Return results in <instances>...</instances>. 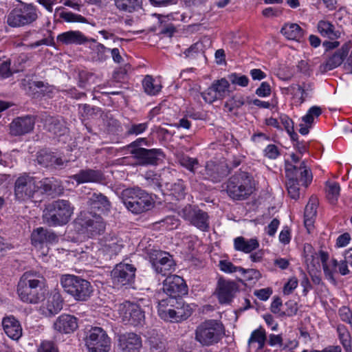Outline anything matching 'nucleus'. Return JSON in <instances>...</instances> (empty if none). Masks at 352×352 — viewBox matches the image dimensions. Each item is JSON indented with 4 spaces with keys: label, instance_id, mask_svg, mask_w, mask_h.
Masks as SVG:
<instances>
[{
    "label": "nucleus",
    "instance_id": "obj_1",
    "mask_svg": "<svg viewBox=\"0 0 352 352\" xmlns=\"http://www.w3.org/2000/svg\"><path fill=\"white\" fill-rule=\"evenodd\" d=\"M47 292L45 277L36 271L25 272L18 283V295L23 302L27 303L37 304L43 300Z\"/></svg>",
    "mask_w": 352,
    "mask_h": 352
},
{
    "label": "nucleus",
    "instance_id": "obj_2",
    "mask_svg": "<svg viewBox=\"0 0 352 352\" xmlns=\"http://www.w3.org/2000/svg\"><path fill=\"white\" fill-rule=\"evenodd\" d=\"M228 196L234 201L247 199L255 188L254 180L246 172H239L230 177L222 185Z\"/></svg>",
    "mask_w": 352,
    "mask_h": 352
},
{
    "label": "nucleus",
    "instance_id": "obj_3",
    "mask_svg": "<svg viewBox=\"0 0 352 352\" xmlns=\"http://www.w3.org/2000/svg\"><path fill=\"white\" fill-rule=\"evenodd\" d=\"M120 198L126 208L134 214H141L153 208L151 195L138 186L124 189Z\"/></svg>",
    "mask_w": 352,
    "mask_h": 352
},
{
    "label": "nucleus",
    "instance_id": "obj_4",
    "mask_svg": "<svg viewBox=\"0 0 352 352\" xmlns=\"http://www.w3.org/2000/svg\"><path fill=\"white\" fill-rule=\"evenodd\" d=\"M225 334V327L221 321L209 319L196 327L195 340L202 346H210L219 343Z\"/></svg>",
    "mask_w": 352,
    "mask_h": 352
},
{
    "label": "nucleus",
    "instance_id": "obj_5",
    "mask_svg": "<svg viewBox=\"0 0 352 352\" xmlns=\"http://www.w3.org/2000/svg\"><path fill=\"white\" fill-rule=\"evenodd\" d=\"M74 211L67 200L58 199L47 204L43 214V220L49 226H60L67 224Z\"/></svg>",
    "mask_w": 352,
    "mask_h": 352
},
{
    "label": "nucleus",
    "instance_id": "obj_6",
    "mask_svg": "<svg viewBox=\"0 0 352 352\" xmlns=\"http://www.w3.org/2000/svg\"><path fill=\"white\" fill-rule=\"evenodd\" d=\"M60 284L64 291L77 301L88 300L93 293V287L91 283L75 275H63L60 278Z\"/></svg>",
    "mask_w": 352,
    "mask_h": 352
},
{
    "label": "nucleus",
    "instance_id": "obj_7",
    "mask_svg": "<svg viewBox=\"0 0 352 352\" xmlns=\"http://www.w3.org/2000/svg\"><path fill=\"white\" fill-rule=\"evenodd\" d=\"M82 231L90 237L102 234L105 230V222L99 214L92 212H81L76 219Z\"/></svg>",
    "mask_w": 352,
    "mask_h": 352
},
{
    "label": "nucleus",
    "instance_id": "obj_8",
    "mask_svg": "<svg viewBox=\"0 0 352 352\" xmlns=\"http://www.w3.org/2000/svg\"><path fill=\"white\" fill-rule=\"evenodd\" d=\"M85 341L89 352H109L111 349V338L101 327H92Z\"/></svg>",
    "mask_w": 352,
    "mask_h": 352
},
{
    "label": "nucleus",
    "instance_id": "obj_9",
    "mask_svg": "<svg viewBox=\"0 0 352 352\" xmlns=\"http://www.w3.org/2000/svg\"><path fill=\"white\" fill-rule=\"evenodd\" d=\"M37 178L23 173L14 182V195L19 201L32 199L37 193Z\"/></svg>",
    "mask_w": 352,
    "mask_h": 352
},
{
    "label": "nucleus",
    "instance_id": "obj_10",
    "mask_svg": "<svg viewBox=\"0 0 352 352\" xmlns=\"http://www.w3.org/2000/svg\"><path fill=\"white\" fill-rule=\"evenodd\" d=\"M38 17L36 8L30 5L12 10L7 17V23L11 27H21L35 21Z\"/></svg>",
    "mask_w": 352,
    "mask_h": 352
},
{
    "label": "nucleus",
    "instance_id": "obj_11",
    "mask_svg": "<svg viewBox=\"0 0 352 352\" xmlns=\"http://www.w3.org/2000/svg\"><path fill=\"white\" fill-rule=\"evenodd\" d=\"M118 312L122 321L126 324L138 326L142 325L144 322V311L136 303L125 301L119 305Z\"/></svg>",
    "mask_w": 352,
    "mask_h": 352
},
{
    "label": "nucleus",
    "instance_id": "obj_12",
    "mask_svg": "<svg viewBox=\"0 0 352 352\" xmlns=\"http://www.w3.org/2000/svg\"><path fill=\"white\" fill-rule=\"evenodd\" d=\"M149 258L152 266L157 274L166 276L175 269V261L168 252L153 250L149 252Z\"/></svg>",
    "mask_w": 352,
    "mask_h": 352
},
{
    "label": "nucleus",
    "instance_id": "obj_13",
    "mask_svg": "<svg viewBox=\"0 0 352 352\" xmlns=\"http://www.w3.org/2000/svg\"><path fill=\"white\" fill-rule=\"evenodd\" d=\"M136 268L131 264L120 263L111 272V278L115 287H120L133 282Z\"/></svg>",
    "mask_w": 352,
    "mask_h": 352
},
{
    "label": "nucleus",
    "instance_id": "obj_14",
    "mask_svg": "<svg viewBox=\"0 0 352 352\" xmlns=\"http://www.w3.org/2000/svg\"><path fill=\"white\" fill-rule=\"evenodd\" d=\"M131 154L140 166L157 165L164 157L163 151L159 148H135L131 150Z\"/></svg>",
    "mask_w": 352,
    "mask_h": 352
},
{
    "label": "nucleus",
    "instance_id": "obj_15",
    "mask_svg": "<svg viewBox=\"0 0 352 352\" xmlns=\"http://www.w3.org/2000/svg\"><path fill=\"white\" fill-rule=\"evenodd\" d=\"M239 290V285L236 282L219 278L215 294L220 304H230Z\"/></svg>",
    "mask_w": 352,
    "mask_h": 352
},
{
    "label": "nucleus",
    "instance_id": "obj_16",
    "mask_svg": "<svg viewBox=\"0 0 352 352\" xmlns=\"http://www.w3.org/2000/svg\"><path fill=\"white\" fill-rule=\"evenodd\" d=\"M163 290L168 297L177 298L186 294V285L184 280L179 276H168L164 281Z\"/></svg>",
    "mask_w": 352,
    "mask_h": 352
},
{
    "label": "nucleus",
    "instance_id": "obj_17",
    "mask_svg": "<svg viewBox=\"0 0 352 352\" xmlns=\"http://www.w3.org/2000/svg\"><path fill=\"white\" fill-rule=\"evenodd\" d=\"M118 345L121 352H139L142 339L135 333H125L118 336Z\"/></svg>",
    "mask_w": 352,
    "mask_h": 352
},
{
    "label": "nucleus",
    "instance_id": "obj_18",
    "mask_svg": "<svg viewBox=\"0 0 352 352\" xmlns=\"http://www.w3.org/2000/svg\"><path fill=\"white\" fill-rule=\"evenodd\" d=\"M34 124L35 117L33 116L17 117L10 124V134L14 136L25 135L34 129Z\"/></svg>",
    "mask_w": 352,
    "mask_h": 352
},
{
    "label": "nucleus",
    "instance_id": "obj_19",
    "mask_svg": "<svg viewBox=\"0 0 352 352\" xmlns=\"http://www.w3.org/2000/svg\"><path fill=\"white\" fill-rule=\"evenodd\" d=\"M36 161L42 167L52 168H61L65 165V163L68 162L67 160H63L55 153L47 149H42L37 152Z\"/></svg>",
    "mask_w": 352,
    "mask_h": 352
},
{
    "label": "nucleus",
    "instance_id": "obj_20",
    "mask_svg": "<svg viewBox=\"0 0 352 352\" xmlns=\"http://www.w3.org/2000/svg\"><path fill=\"white\" fill-rule=\"evenodd\" d=\"M291 172L293 179L298 182H301L302 185L306 188L312 181V174L310 170L307 169L305 162H302L299 166H296L290 163L285 164V176L288 177V173Z\"/></svg>",
    "mask_w": 352,
    "mask_h": 352
},
{
    "label": "nucleus",
    "instance_id": "obj_21",
    "mask_svg": "<svg viewBox=\"0 0 352 352\" xmlns=\"http://www.w3.org/2000/svg\"><path fill=\"white\" fill-rule=\"evenodd\" d=\"M200 174L204 179L219 182L227 175L228 168L222 164L210 161L206 163L205 168L200 172Z\"/></svg>",
    "mask_w": 352,
    "mask_h": 352
},
{
    "label": "nucleus",
    "instance_id": "obj_22",
    "mask_svg": "<svg viewBox=\"0 0 352 352\" xmlns=\"http://www.w3.org/2000/svg\"><path fill=\"white\" fill-rule=\"evenodd\" d=\"M349 51L348 45H343L341 48L329 56L325 63L320 65V71L322 73H325L340 66L347 56Z\"/></svg>",
    "mask_w": 352,
    "mask_h": 352
},
{
    "label": "nucleus",
    "instance_id": "obj_23",
    "mask_svg": "<svg viewBox=\"0 0 352 352\" xmlns=\"http://www.w3.org/2000/svg\"><path fill=\"white\" fill-rule=\"evenodd\" d=\"M42 120L45 129L55 135L61 136L68 131L66 122L62 117L45 115L43 116Z\"/></svg>",
    "mask_w": 352,
    "mask_h": 352
},
{
    "label": "nucleus",
    "instance_id": "obj_24",
    "mask_svg": "<svg viewBox=\"0 0 352 352\" xmlns=\"http://www.w3.org/2000/svg\"><path fill=\"white\" fill-rule=\"evenodd\" d=\"M63 306V299L61 295L55 292L51 294L46 302L40 308L41 314L46 317H52L59 313Z\"/></svg>",
    "mask_w": 352,
    "mask_h": 352
},
{
    "label": "nucleus",
    "instance_id": "obj_25",
    "mask_svg": "<svg viewBox=\"0 0 352 352\" xmlns=\"http://www.w3.org/2000/svg\"><path fill=\"white\" fill-rule=\"evenodd\" d=\"M53 327L56 331L60 333H71L78 327V319L74 316L63 314L56 318Z\"/></svg>",
    "mask_w": 352,
    "mask_h": 352
},
{
    "label": "nucleus",
    "instance_id": "obj_26",
    "mask_svg": "<svg viewBox=\"0 0 352 352\" xmlns=\"http://www.w3.org/2000/svg\"><path fill=\"white\" fill-rule=\"evenodd\" d=\"M176 302L177 299L173 297L160 300L158 302L159 316L165 321L176 322Z\"/></svg>",
    "mask_w": 352,
    "mask_h": 352
},
{
    "label": "nucleus",
    "instance_id": "obj_27",
    "mask_svg": "<svg viewBox=\"0 0 352 352\" xmlns=\"http://www.w3.org/2000/svg\"><path fill=\"white\" fill-rule=\"evenodd\" d=\"M78 184L84 183H102L105 177L100 170L86 168L80 170L79 172L71 177Z\"/></svg>",
    "mask_w": 352,
    "mask_h": 352
},
{
    "label": "nucleus",
    "instance_id": "obj_28",
    "mask_svg": "<svg viewBox=\"0 0 352 352\" xmlns=\"http://www.w3.org/2000/svg\"><path fill=\"white\" fill-rule=\"evenodd\" d=\"M31 241L34 247H41L45 244L57 242L58 236L54 232L41 227L33 230Z\"/></svg>",
    "mask_w": 352,
    "mask_h": 352
},
{
    "label": "nucleus",
    "instance_id": "obj_29",
    "mask_svg": "<svg viewBox=\"0 0 352 352\" xmlns=\"http://www.w3.org/2000/svg\"><path fill=\"white\" fill-rule=\"evenodd\" d=\"M87 204L90 208L102 212L109 211L111 208V204L109 198L98 191L89 192L87 195Z\"/></svg>",
    "mask_w": 352,
    "mask_h": 352
},
{
    "label": "nucleus",
    "instance_id": "obj_30",
    "mask_svg": "<svg viewBox=\"0 0 352 352\" xmlns=\"http://www.w3.org/2000/svg\"><path fill=\"white\" fill-rule=\"evenodd\" d=\"M2 326L6 334L11 339L18 340L21 337V325L14 316L4 317L2 320Z\"/></svg>",
    "mask_w": 352,
    "mask_h": 352
},
{
    "label": "nucleus",
    "instance_id": "obj_31",
    "mask_svg": "<svg viewBox=\"0 0 352 352\" xmlns=\"http://www.w3.org/2000/svg\"><path fill=\"white\" fill-rule=\"evenodd\" d=\"M57 41L61 44L82 45L88 41V38L80 31L69 30L57 36Z\"/></svg>",
    "mask_w": 352,
    "mask_h": 352
},
{
    "label": "nucleus",
    "instance_id": "obj_32",
    "mask_svg": "<svg viewBox=\"0 0 352 352\" xmlns=\"http://www.w3.org/2000/svg\"><path fill=\"white\" fill-rule=\"evenodd\" d=\"M318 200L316 197L311 196L305 206L304 212V223L305 226L309 231L313 226L314 219L317 213V206Z\"/></svg>",
    "mask_w": 352,
    "mask_h": 352
},
{
    "label": "nucleus",
    "instance_id": "obj_33",
    "mask_svg": "<svg viewBox=\"0 0 352 352\" xmlns=\"http://www.w3.org/2000/svg\"><path fill=\"white\" fill-rule=\"evenodd\" d=\"M322 113V109L318 106H314L311 107L307 114L302 118V120L305 123L300 124L299 132L302 135H307L309 131V129L311 127V124L314 122V118H318Z\"/></svg>",
    "mask_w": 352,
    "mask_h": 352
},
{
    "label": "nucleus",
    "instance_id": "obj_34",
    "mask_svg": "<svg viewBox=\"0 0 352 352\" xmlns=\"http://www.w3.org/2000/svg\"><path fill=\"white\" fill-rule=\"evenodd\" d=\"M234 246L237 251L250 253L259 247V243L256 238L246 239L243 236H238L234 240Z\"/></svg>",
    "mask_w": 352,
    "mask_h": 352
},
{
    "label": "nucleus",
    "instance_id": "obj_35",
    "mask_svg": "<svg viewBox=\"0 0 352 352\" xmlns=\"http://www.w3.org/2000/svg\"><path fill=\"white\" fill-rule=\"evenodd\" d=\"M188 219L192 225L203 231L207 230L209 228L208 214L203 210H192Z\"/></svg>",
    "mask_w": 352,
    "mask_h": 352
},
{
    "label": "nucleus",
    "instance_id": "obj_36",
    "mask_svg": "<svg viewBox=\"0 0 352 352\" xmlns=\"http://www.w3.org/2000/svg\"><path fill=\"white\" fill-rule=\"evenodd\" d=\"M317 28L322 36L327 37L331 40H336L340 36V32L336 30L334 25L329 21H319Z\"/></svg>",
    "mask_w": 352,
    "mask_h": 352
},
{
    "label": "nucleus",
    "instance_id": "obj_37",
    "mask_svg": "<svg viewBox=\"0 0 352 352\" xmlns=\"http://www.w3.org/2000/svg\"><path fill=\"white\" fill-rule=\"evenodd\" d=\"M287 91L294 92L296 89L299 91L301 96L299 98L300 104H302L307 98H309L314 89V85L311 82H303L301 85L292 84L289 87L285 88Z\"/></svg>",
    "mask_w": 352,
    "mask_h": 352
},
{
    "label": "nucleus",
    "instance_id": "obj_38",
    "mask_svg": "<svg viewBox=\"0 0 352 352\" xmlns=\"http://www.w3.org/2000/svg\"><path fill=\"white\" fill-rule=\"evenodd\" d=\"M280 32L289 40L300 41L304 36V30L297 23H287Z\"/></svg>",
    "mask_w": 352,
    "mask_h": 352
},
{
    "label": "nucleus",
    "instance_id": "obj_39",
    "mask_svg": "<svg viewBox=\"0 0 352 352\" xmlns=\"http://www.w3.org/2000/svg\"><path fill=\"white\" fill-rule=\"evenodd\" d=\"M37 192L41 190L42 193L52 195L57 192L60 187L58 182L54 178H44L41 180L37 179Z\"/></svg>",
    "mask_w": 352,
    "mask_h": 352
},
{
    "label": "nucleus",
    "instance_id": "obj_40",
    "mask_svg": "<svg viewBox=\"0 0 352 352\" xmlns=\"http://www.w3.org/2000/svg\"><path fill=\"white\" fill-rule=\"evenodd\" d=\"M102 245V251L109 255L110 258L117 255L122 247L116 237L110 236L104 237Z\"/></svg>",
    "mask_w": 352,
    "mask_h": 352
},
{
    "label": "nucleus",
    "instance_id": "obj_41",
    "mask_svg": "<svg viewBox=\"0 0 352 352\" xmlns=\"http://www.w3.org/2000/svg\"><path fill=\"white\" fill-rule=\"evenodd\" d=\"M114 3L119 10L129 13L142 8V0H114Z\"/></svg>",
    "mask_w": 352,
    "mask_h": 352
},
{
    "label": "nucleus",
    "instance_id": "obj_42",
    "mask_svg": "<svg viewBox=\"0 0 352 352\" xmlns=\"http://www.w3.org/2000/svg\"><path fill=\"white\" fill-rule=\"evenodd\" d=\"M90 41L94 43L90 46L91 50L92 59L95 61L103 62L109 57V48L106 47L104 45L96 43V41L91 38Z\"/></svg>",
    "mask_w": 352,
    "mask_h": 352
},
{
    "label": "nucleus",
    "instance_id": "obj_43",
    "mask_svg": "<svg viewBox=\"0 0 352 352\" xmlns=\"http://www.w3.org/2000/svg\"><path fill=\"white\" fill-rule=\"evenodd\" d=\"M176 322L186 320L192 314V309L188 304L185 303L182 299L177 300L175 303Z\"/></svg>",
    "mask_w": 352,
    "mask_h": 352
},
{
    "label": "nucleus",
    "instance_id": "obj_44",
    "mask_svg": "<svg viewBox=\"0 0 352 352\" xmlns=\"http://www.w3.org/2000/svg\"><path fill=\"white\" fill-rule=\"evenodd\" d=\"M219 100L223 99L229 95L230 83L226 78L214 80L211 85Z\"/></svg>",
    "mask_w": 352,
    "mask_h": 352
},
{
    "label": "nucleus",
    "instance_id": "obj_45",
    "mask_svg": "<svg viewBox=\"0 0 352 352\" xmlns=\"http://www.w3.org/2000/svg\"><path fill=\"white\" fill-rule=\"evenodd\" d=\"M288 175V177H286L288 195L292 199L297 200L300 197L299 182L293 179L294 175L291 172H289Z\"/></svg>",
    "mask_w": 352,
    "mask_h": 352
},
{
    "label": "nucleus",
    "instance_id": "obj_46",
    "mask_svg": "<svg viewBox=\"0 0 352 352\" xmlns=\"http://www.w3.org/2000/svg\"><path fill=\"white\" fill-rule=\"evenodd\" d=\"M155 79L149 75H146L142 80V86L144 91L151 96L158 94L162 88L160 84H155Z\"/></svg>",
    "mask_w": 352,
    "mask_h": 352
},
{
    "label": "nucleus",
    "instance_id": "obj_47",
    "mask_svg": "<svg viewBox=\"0 0 352 352\" xmlns=\"http://www.w3.org/2000/svg\"><path fill=\"white\" fill-rule=\"evenodd\" d=\"M265 331L263 328L260 327L252 332L248 340V344L250 345L253 342H257L258 344V349H262L265 346Z\"/></svg>",
    "mask_w": 352,
    "mask_h": 352
},
{
    "label": "nucleus",
    "instance_id": "obj_48",
    "mask_svg": "<svg viewBox=\"0 0 352 352\" xmlns=\"http://www.w3.org/2000/svg\"><path fill=\"white\" fill-rule=\"evenodd\" d=\"M245 103L244 98L240 94H236L229 98L224 104V107L228 112L238 109Z\"/></svg>",
    "mask_w": 352,
    "mask_h": 352
},
{
    "label": "nucleus",
    "instance_id": "obj_49",
    "mask_svg": "<svg viewBox=\"0 0 352 352\" xmlns=\"http://www.w3.org/2000/svg\"><path fill=\"white\" fill-rule=\"evenodd\" d=\"M337 332L340 342L343 345L344 348L346 350L351 347V341L349 332L346 329L344 324H338L337 327Z\"/></svg>",
    "mask_w": 352,
    "mask_h": 352
},
{
    "label": "nucleus",
    "instance_id": "obj_50",
    "mask_svg": "<svg viewBox=\"0 0 352 352\" xmlns=\"http://www.w3.org/2000/svg\"><path fill=\"white\" fill-rule=\"evenodd\" d=\"M178 162L181 166L192 173H195V168L199 165V162L196 158H192L186 155H179L178 157Z\"/></svg>",
    "mask_w": 352,
    "mask_h": 352
},
{
    "label": "nucleus",
    "instance_id": "obj_51",
    "mask_svg": "<svg viewBox=\"0 0 352 352\" xmlns=\"http://www.w3.org/2000/svg\"><path fill=\"white\" fill-rule=\"evenodd\" d=\"M148 126V122L144 123H131L126 126V135H138L144 133Z\"/></svg>",
    "mask_w": 352,
    "mask_h": 352
},
{
    "label": "nucleus",
    "instance_id": "obj_52",
    "mask_svg": "<svg viewBox=\"0 0 352 352\" xmlns=\"http://www.w3.org/2000/svg\"><path fill=\"white\" fill-rule=\"evenodd\" d=\"M60 18L67 23H87V19L80 14H75L72 12L63 11L59 14Z\"/></svg>",
    "mask_w": 352,
    "mask_h": 352
},
{
    "label": "nucleus",
    "instance_id": "obj_53",
    "mask_svg": "<svg viewBox=\"0 0 352 352\" xmlns=\"http://www.w3.org/2000/svg\"><path fill=\"white\" fill-rule=\"evenodd\" d=\"M340 187L336 182H329L327 184V196L331 204L336 203L340 195Z\"/></svg>",
    "mask_w": 352,
    "mask_h": 352
},
{
    "label": "nucleus",
    "instance_id": "obj_54",
    "mask_svg": "<svg viewBox=\"0 0 352 352\" xmlns=\"http://www.w3.org/2000/svg\"><path fill=\"white\" fill-rule=\"evenodd\" d=\"M219 269L228 274L234 272H245V269L241 267L235 266L232 262L228 260H221L219 263Z\"/></svg>",
    "mask_w": 352,
    "mask_h": 352
},
{
    "label": "nucleus",
    "instance_id": "obj_55",
    "mask_svg": "<svg viewBox=\"0 0 352 352\" xmlns=\"http://www.w3.org/2000/svg\"><path fill=\"white\" fill-rule=\"evenodd\" d=\"M228 82L232 84L237 85L241 87H246L248 85V78L245 75H240L236 73L231 74L228 76Z\"/></svg>",
    "mask_w": 352,
    "mask_h": 352
},
{
    "label": "nucleus",
    "instance_id": "obj_56",
    "mask_svg": "<svg viewBox=\"0 0 352 352\" xmlns=\"http://www.w3.org/2000/svg\"><path fill=\"white\" fill-rule=\"evenodd\" d=\"M146 185L153 189H160L162 186L159 176L153 174L151 172H147L145 175Z\"/></svg>",
    "mask_w": 352,
    "mask_h": 352
},
{
    "label": "nucleus",
    "instance_id": "obj_57",
    "mask_svg": "<svg viewBox=\"0 0 352 352\" xmlns=\"http://www.w3.org/2000/svg\"><path fill=\"white\" fill-rule=\"evenodd\" d=\"M170 190L173 194L179 199L184 197L185 195V186L182 180H177L174 184H171Z\"/></svg>",
    "mask_w": 352,
    "mask_h": 352
},
{
    "label": "nucleus",
    "instance_id": "obj_58",
    "mask_svg": "<svg viewBox=\"0 0 352 352\" xmlns=\"http://www.w3.org/2000/svg\"><path fill=\"white\" fill-rule=\"evenodd\" d=\"M203 52V44L200 42H197L192 44L190 47L186 49L184 52L186 58H195L199 53Z\"/></svg>",
    "mask_w": 352,
    "mask_h": 352
},
{
    "label": "nucleus",
    "instance_id": "obj_59",
    "mask_svg": "<svg viewBox=\"0 0 352 352\" xmlns=\"http://www.w3.org/2000/svg\"><path fill=\"white\" fill-rule=\"evenodd\" d=\"M79 110L84 117H89L98 113L100 111V109L98 107H92L89 104H84L79 105Z\"/></svg>",
    "mask_w": 352,
    "mask_h": 352
},
{
    "label": "nucleus",
    "instance_id": "obj_60",
    "mask_svg": "<svg viewBox=\"0 0 352 352\" xmlns=\"http://www.w3.org/2000/svg\"><path fill=\"white\" fill-rule=\"evenodd\" d=\"M204 101L207 103L211 104L215 100H219L217 96L214 87L211 85L206 91L201 93Z\"/></svg>",
    "mask_w": 352,
    "mask_h": 352
},
{
    "label": "nucleus",
    "instance_id": "obj_61",
    "mask_svg": "<svg viewBox=\"0 0 352 352\" xmlns=\"http://www.w3.org/2000/svg\"><path fill=\"white\" fill-rule=\"evenodd\" d=\"M264 155L271 160L276 159L280 155V151L275 144L267 145L263 151Z\"/></svg>",
    "mask_w": 352,
    "mask_h": 352
},
{
    "label": "nucleus",
    "instance_id": "obj_62",
    "mask_svg": "<svg viewBox=\"0 0 352 352\" xmlns=\"http://www.w3.org/2000/svg\"><path fill=\"white\" fill-rule=\"evenodd\" d=\"M285 306L287 308L285 311H283V313L280 314V317H290L296 314L298 309L296 302L289 300L285 303Z\"/></svg>",
    "mask_w": 352,
    "mask_h": 352
},
{
    "label": "nucleus",
    "instance_id": "obj_63",
    "mask_svg": "<svg viewBox=\"0 0 352 352\" xmlns=\"http://www.w3.org/2000/svg\"><path fill=\"white\" fill-rule=\"evenodd\" d=\"M256 94L260 97H266L271 94V87L268 82H263L260 87L256 90Z\"/></svg>",
    "mask_w": 352,
    "mask_h": 352
},
{
    "label": "nucleus",
    "instance_id": "obj_64",
    "mask_svg": "<svg viewBox=\"0 0 352 352\" xmlns=\"http://www.w3.org/2000/svg\"><path fill=\"white\" fill-rule=\"evenodd\" d=\"M38 352H58V349L52 342L44 341L38 347Z\"/></svg>",
    "mask_w": 352,
    "mask_h": 352
}]
</instances>
